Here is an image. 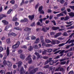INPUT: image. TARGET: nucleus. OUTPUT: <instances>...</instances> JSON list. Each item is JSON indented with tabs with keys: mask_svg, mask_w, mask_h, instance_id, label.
<instances>
[{
	"mask_svg": "<svg viewBox=\"0 0 74 74\" xmlns=\"http://www.w3.org/2000/svg\"><path fill=\"white\" fill-rule=\"evenodd\" d=\"M19 45H20V42L18 41L15 45L12 46V49H16V48H18L19 46Z\"/></svg>",
	"mask_w": 74,
	"mask_h": 74,
	"instance_id": "nucleus-1",
	"label": "nucleus"
},
{
	"mask_svg": "<svg viewBox=\"0 0 74 74\" xmlns=\"http://www.w3.org/2000/svg\"><path fill=\"white\" fill-rule=\"evenodd\" d=\"M42 9H43V6L42 5L39 7L38 9V11L39 12L40 14H44V11L42 10Z\"/></svg>",
	"mask_w": 74,
	"mask_h": 74,
	"instance_id": "nucleus-2",
	"label": "nucleus"
},
{
	"mask_svg": "<svg viewBox=\"0 0 74 74\" xmlns=\"http://www.w3.org/2000/svg\"><path fill=\"white\" fill-rule=\"evenodd\" d=\"M26 60H28V63L29 64H30L32 63V58H31V56L29 55L25 59Z\"/></svg>",
	"mask_w": 74,
	"mask_h": 74,
	"instance_id": "nucleus-3",
	"label": "nucleus"
},
{
	"mask_svg": "<svg viewBox=\"0 0 74 74\" xmlns=\"http://www.w3.org/2000/svg\"><path fill=\"white\" fill-rule=\"evenodd\" d=\"M42 45L43 47H51V45L50 44H46L45 42H42Z\"/></svg>",
	"mask_w": 74,
	"mask_h": 74,
	"instance_id": "nucleus-4",
	"label": "nucleus"
},
{
	"mask_svg": "<svg viewBox=\"0 0 74 74\" xmlns=\"http://www.w3.org/2000/svg\"><path fill=\"white\" fill-rule=\"evenodd\" d=\"M70 39L69 38L68 40L66 42V43H62L61 44H60L59 45V47H62V46H63V45H64L65 44H67V43L69 42V41H70Z\"/></svg>",
	"mask_w": 74,
	"mask_h": 74,
	"instance_id": "nucleus-5",
	"label": "nucleus"
},
{
	"mask_svg": "<svg viewBox=\"0 0 74 74\" xmlns=\"http://www.w3.org/2000/svg\"><path fill=\"white\" fill-rule=\"evenodd\" d=\"M29 19L30 21H32L33 19H34V15H29L28 16Z\"/></svg>",
	"mask_w": 74,
	"mask_h": 74,
	"instance_id": "nucleus-6",
	"label": "nucleus"
},
{
	"mask_svg": "<svg viewBox=\"0 0 74 74\" xmlns=\"http://www.w3.org/2000/svg\"><path fill=\"white\" fill-rule=\"evenodd\" d=\"M35 54L37 56L38 58H42V56L40 55H39V53L37 52H35Z\"/></svg>",
	"mask_w": 74,
	"mask_h": 74,
	"instance_id": "nucleus-7",
	"label": "nucleus"
},
{
	"mask_svg": "<svg viewBox=\"0 0 74 74\" xmlns=\"http://www.w3.org/2000/svg\"><path fill=\"white\" fill-rule=\"evenodd\" d=\"M8 37H11V36H14V37L15 36H16V34L14 33H12L10 34H8Z\"/></svg>",
	"mask_w": 74,
	"mask_h": 74,
	"instance_id": "nucleus-8",
	"label": "nucleus"
},
{
	"mask_svg": "<svg viewBox=\"0 0 74 74\" xmlns=\"http://www.w3.org/2000/svg\"><path fill=\"white\" fill-rule=\"evenodd\" d=\"M7 15L5 14H1L0 15V21L4 18V17H6Z\"/></svg>",
	"mask_w": 74,
	"mask_h": 74,
	"instance_id": "nucleus-9",
	"label": "nucleus"
},
{
	"mask_svg": "<svg viewBox=\"0 0 74 74\" xmlns=\"http://www.w3.org/2000/svg\"><path fill=\"white\" fill-rule=\"evenodd\" d=\"M28 21L27 18H25L24 19L21 20L20 21L21 22L23 23V22H27Z\"/></svg>",
	"mask_w": 74,
	"mask_h": 74,
	"instance_id": "nucleus-10",
	"label": "nucleus"
},
{
	"mask_svg": "<svg viewBox=\"0 0 74 74\" xmlns=\"http://www.w3.org/2000/svg\"><path fill=\"white\" fill-rule=\"evenodd\" d=\"M25 73L24 71V69H23V67H21V69L20 71V74H23Z\"/></svg>",
	"mask_w": 74,
	"mask_h": 74,
	"instance_id": "nucleus-11",
	"label": "nucleus"
},
{
	"mask_svg": "<svg viewBox=\"0 0 74 74\" xmlns=\"http://www.w3.org/2000/svg\"><path fill=\"white\" fill-rule=\"evenodd\" d=\"M31 29L28 27H26L25 29V31L26 32H30V33L31 32Z\"/></svg>",
	"mask_w": 74,
	"mask_h": 74,
	"instance_id": "nucleus-12",
	"label": "nucleus"
},
{
	"mask_svg": "<svg viewBox=\"0 0 74 74\" xmlns=\"http://www.w3.org/2000/svg\"><path fill=\"white\" fill-rule=\"evenodd\" d=\"M2 22L3 23L4 25H7L8 24V22L5 20H2Z\"/></svg>",
	"mask_w": 74,
	"mask_h": 74,
	"instance_id": "nucleus-13",
	"label": "nucleus"
},
{
	"mask_svg": "<svg viewBox=\"0 0 74 74\" xmlns=\"http://www.w3.org/2000/svg\"><path fill=\"white\" fill-rule=\"evenodd\" d=\"M7 56H8L10 54V47H7Z\"/></svg>",
	"mask_w": 74,
	"mask_h": 74,
	"instance_id": "nucleus-14",
	"label": "nucleus"
},
{
	"mask_svg": "<svg viewBox=\"0 0 74 74\" xmlns=\"http://www.w3.org/2000/svg\"><path fill=\"white\" fill-rule=\"evenodd\" d=\"M7 66H8L9 67H11L12 66V64L10 61H8L7 62Z\"/></svg>",
	"mask_w": 74,
	"mask_h": 74,
	"instance_id": "nucleus-15",
	"label": "nucleus"
},
{
	"mask_svg": "<svg viewBox=\"0 0 74 74\" xmlns=\"http://www.w3.org/2000/svg\"><path fill=\"white\" fill-rule=\"evenodd\" d=\"M12 27V25H7L5 27V30H7L9 27Z\"/></svg>",
	"mask_w": 74,
	"mask_h": 74,
	"instance_id": "nucleus-16",
	"label": "nucleus"
},
{
	"mask_svg": "<svg viewBox=\"0 0 74 74\" xmlns=\"http://www.w3.org/2000/svg\"><path fill=\"white\" fill-rule=\"evenodd\" d=\"M18 68H19L20 67H21V65L22 64V62L21 61H19L18 62Z\"/></svg>",
	"mask_w": 74,
	"mask_h": 74,
	"instance_id": "nucleus-17",
	"label": "nucleus"
},
{
	"mask_svg": "<svg viewBox=\"0 0 74 74\" xmlns=\"http://www.w3.org/2000/svg\"><path fill=\"white\" fill-rule=\"evenodd\" d=\"M59 29V27H55L54 26L53 27H52V29L53 30H58Z\"/></svg>",
	"mask_w": 74,
	"mask_h": 74,
	"instance_id": "nucleus-18",
	"label": "nucleus"
},
{
	"mask_svg": "<svg viewBox=\"0 0 74 74\" xmlns=\"http://www.w3.org/2000/svg\"><path fill=\"white\" fill-rule=\"evenodd\" d=\"M70 16H71L72 17H74V13L73 12H71L69 13Z\"/></svg>",
	"mask_w": 74,
	"mask_h": 74,
	"instance_id": "nucleus-19",
	"label": "nucleus"
},
{
	"mask_svg": "<svg viewBox=\"0 0 74 74\" xmlns=\"http://www.w3.org/2000/svg\"><path fill=\"white\" fill-rule=\"evenodd\" d=\"M20 58L22 59L23 60L24 59H25V56L23 54H21L20 56Z\"/></svg>",
	"mask_w": 74,
	"mask_h": 74,
	"instance_id": "nucleus-20",
	"label": "nucleus"
},
{
	"mask_svg": "<svg viewBox=\"0 0 74 74\" xmlns=\"http://www.w3.org/2000/svg\"><path fill=\"white\" fill-rule=\"evenodd\" d=\"M64 14L62 13H60L59 14L57 15V17H60V16H63Z\"/></svg>",
	"mask_w": 74,
	"mask_h": 74,
	"instance_id": "nucleus-21",
	"label": "nucleus"
},
{
	"mask_svg": "<svg viewBox=\"0 0 74 74\" xmlns=\"http://www.w3.org/2000/svg\"><path fill=\"white\" fill-rule=\"evenodd\" d=\"M46 19H47V18H44L43 19H40L39 20V21L40 22V23H42V21H43V20H44V21H45V20Z\"/></svg>",
	"mask_w": 74,
	"mask_h": 74,
	"instance_id": "nucleus-22",
	"label": "nucleus"
},
{
	"mask_svg": "<svg viewBox=\"0 0 74 74\" xmlns=\"http://www.w3.org/2000/svg\"><path fill=\"white\" fill-rule=\"evenodd\" d=\"M13 11V10L10 9L7 12V14H11V11Z\"/></svg>",
	"mask_w": 74,
	"mask_h": 74,
	"instance_id": "nucleus-23",
	"label": "nucleus"
},
{
	"mask_svg": "<svg viewBox=\"0 0 74 74\" xmlns=\"http://www.w3.org/2000/svg\"><path fill=\"white\" fill-rule=\"evenodd\" d=\"M72 55L73 54H72V53H71V52H70L67 54V57H70L71 56V55Z\"/></svg>",
	"mask_w": 74,
	"mask_h": 74,
	"instance_id": "nucleus-24",
	"label": "nucleus"
},
{
	"mask_svg": "<svg viewBox=\"0 0 74 74\" xmlns=\"http://www.w3.org/2000/svg\"><path fill=\"white\" fill-rule=\"evenodd\" d=\"M58 62V60H56L54 62L53 61L52 63L51 64V63H50V65H53V63H57V62Z\"/></svg>",
	"mask_w": 74,
	"mask_h": 74,
	"instance_id": "nucleus-25",
	"label": "nucleus"
},
{
	"mask_svg": "<svg viewBox=\"0 0 74 74\" xmlns=\"http://www.w3.org/2000/svg\"><path fill=\"white\" fill-rule=\"evenodd\" d=\"M40 42V39L39 38H37L36 39V41L35 42V44H37V43H38Z\"/></svg>",
	"mask_w": 74,
	"mask_h": 74,
	"instance_id": "nucleus-26",
	"label": "nucleus"
},
{
	"mask_svg": "<svg viewBox=\"0 0 74 74\" xmlns=\"http://www.w3.org/2000/svg\"><path fill=\"white\" fill-rule=\"evenodd\" d=\"M45 41L46 43H50V42H51V41L48 39H46L45 40Z\"/></svg>",
	"mask_w": 74,
	"mask_h": 74,
	"instance_id": "nucleus-27",
	"label": "nucleus"
},
{
	"mask_svg": "<svg viewBox=\"0 0 74 74\" xmlns=\"http://www.w3.org/2000/svg\"><path fill=\"white\" fill-rule=\"evenodd\" d=\"M40 40L41 42H43L44 40V38H43V36H42L40 37Z\"/></svg>",
	"mask_w": 74,
	"mask_h": 74,
	"instance_id": "nucleus-28",
	"label": "nucleus"
},
{
	"mask_svg": "<svg viewBox=\"0 0 74 74\" xmlns=\"http://www.w3.org/2000/svg\"><path fill=\"white\" fill-rule=\"evenodd\" d=\"M38 69L37 68H36L35 69H34L32 70L33 71H34V73H36V72H37V71Z\"/></svg>",
	"mask_w": 74,
	"mask_h": 74,
	"instance_id": "nucleus-29",
	"label": "nucleus"
},
{
	"mask_svg": "<svg viewBox=\"0 0 74 74\" xmlns=\"http://www.w3.org/2000/svg\"><path fill=\"white\" fill-rule=\"evenodd\" d=\"M18 20V18H16L15 17H14L12 19L13 21H16Z\"/></svg>",
	"mask_w": 74,
	"mask_h": 74,
	"instance_id": "nucleus-30",
	"label": "nucleus"
},
{
	"mask_svg": "<svg viewBox=\"0 0 74 74\" xmlns=\"http://www.w3.org/2000/svg\"><path fill=\"white\" fill-rule=\"evenodd\" d=\"M51 44L52 45H55L56 44V40H52L51 42Z\"/></svg>",
	"mask_w": 74,
	"mask_h": 74,
	"instance_id": "nucleus-31",
	"label": "nucleus"
},
{
	"mask_svg": "<svg viewBox=\"0 0 74 74\" xmlns=\"http://www.w3.org/2000/svg\"><path fill=\"white\" fill-rule=\"evenodd\" d=\"M37 26H42L43 25L42 24H41L40 23V22H38L37 23Z\"/></svg>",
	"mask_w": 74,
	"mask_h": 74,
	"instance_id": "nucleus-32",
	"label": "nucleus"
},
{
	"mask_svg": "<svg viewBox=\"0 0 74 74\" xmlns=\"http://www.w3.org/2000/svg\"><path fill=\"white\" fill-rule=\"evenodd\" d=\"M6 42L7 44H10V43L11 42V41H10V39H8L6 40Z\"/></svg>",
	"mask_w": 74,
	"mask_h": 74,
	"instance_id": "nucleus-33",
	"label": "nucleus"
},
{
	"mask_svg": "<svg viewBox=\"0 0 74 74\" xmlns=\"http://www.w3.org/2000/svg\"><path fill=\"white\" fill-rule=\"evenodd\" d=\"M33 47L30 46V47L28 49V50L29 51H32V50H33Z\"/></svg>",
	"mask_w": 74,
	"mask_h": 74,
	"instance_id": "nucleus-34",
	"label": "nucleus"
},
{
	"mask_svg": "<svg viewBox=\"0 0 74 74\" xmlns=\"http://www.w3.org/2000/svg\"><path fill=\"white\" fill-rule=\"evenodd\" d=\"M4 50V48L2 47L1 46H0V52L3 51Z\"/></svg>",
	"mask_w": 74,
	"mask_h": 74,
	"instance_id": "nucleus-35",
	"label": "nucleus"
},
{
	"mask_svg": "<svg viewBox=\"0 0 74 74\" xmlns=\"http://www.w3.org/2000/svg\"><path fill=\"white\" fill-rule=\"evenodd\" d=\"M51 22H52V23H53L54 25V26H56V22L55 20H53V21H51Z\"/></svg>",
	"mask_w": 74,
	"mask_h": 74,
	"instance_id": "nucleus-36",
	"label": "nucleus"
},
{
	"mask_svg": "<svg viewBox=\"0 0 74 74\" xmlns=\"http://www.w3.org/2000/svg\"><path fill=\"white\" fill-rule=\"evenodd\" d=\"M34 74V72L33 71V70L29 72L28 74Z\"/></svg>",
	"mask_w": 74,
	"mask_h": 74,
	"instance_id": "nucleus-37",
	"label": "nucleus"
},
{
	"mask_svg": "<svg viewBox=\"0 0 74 74\" xmlns=\"http://www.w3.org/2000/svg\"><path fill=\"white\" fill-rule=\"evenodd\" d=\"M3 63V64H4L5 66L6 64H7V61H5V60H4Z\"/></svg>",
	"mask_w": 74,
	"mask_h": 74,
	"instance_id": "nucleus-38",
	"label": "nucleus"
},
{
	"mask_svg": "<svg viewBox=\"0 0 74 74\" xmlns=\"http://www.w3.org/2000/svg\"><path fill=\"white\" fill-rule=\"evenodd\" d=\"M10 3L12 4H14L15 3V1L14 0H12L10 1Z\"/></svg>",
	"mask_w": 74,
	"mask_h": 74,
	"instance_id": "nucleus-39",
	"label": "nucleus"
},
{
	"mask_svg": "<svg viewBox=\"0 0 74 74\" xmlns=\"http://www.w3.org/2000/svg\"><path fill=\"white\" fill-rule=\"evenodd\" d=\"M0 73H1V74H5V72L3 70H1L0 71Z\"/></svg>",
	"mask_w": 74,
	"mask_h": 74,
	"instance_id": "nucleus-40",
	"label": "nucleus"
},
{
	"mask_svg": "<svg viewBox=\"0 0 74 74\" xmlns=\"http://www.w3.org/2000/svg\"><path fill=\"white\" fill-rule=\"evenodd\" d=\"M49 65H45V66H44V69H48V68H49Z\"/></svg>",
	"mask_w": 74,
	"mask_h": 74,
	"instance_id": "nucleus-41",
	"label": "nucleus"
},
{
	"mask_svg": "<svg viewBox=\"0 0 74 74\" xmlns=\"http://www.w3.org/2000/svg\"><path fill=\"white\" fill-rule=\"evenodd\" d=\"M38 6H39V3H38L35 6V9H36L37 8Z\"/></svg>",
	"mask_w": 74,
	"mask_h": 74,
	"instance_id": "nucleus-42",
	"label": "nucleus"
},
{
	"mask_svg": "<svg viewBox=\"0 0 74 74\" xmlns=\"http://www.w3.org/2000/svg\"><path fill=\"white\" fill-rule=\"evenodd\" d=\"M74 42V40H71L70 41H69L68 43L69 44H70V43H71V42Z\"/></svg>",
	"mask_w": 74,
	"mask_h": 74,
	"instance_id": "nucleus-43",
	"label": "nucleus"
},
{
	"mask_svg": "<svg viewBox=\"0 0 74 74\" xmlns=\"http://www.w3.org/2000/svg\"><path fill=\"white\" fill-rule=\"evenodd\" d=\"M66 61H63L62 62L60 63V64H62V65L63 64H66Z\"/></svg>",
	"mask_w": 74,
	"mask_h": 74,
	"instance_id": "nucleus-44",
	"label": "nucleus"
},
{
	"mask_svg": "<svg viewBox=\"0 0 74 74\" xmlns=\"http://www.w3.org/2000/svg\"><path fill=\"white\" fill-rule=\"evenodd\" d=\"M34 66L30 67L29 68V71H30V70H31L32 69H34Z\"/></svg>",
	"mask_w": 74,
	"mask_h": 74,
	"instance_id": "nucleus-45",
	"label": "nucleus"
},
{
	"mask_svg": "<svg viewBox=\"0 0 74 74\" xmlns=\"http://www.w3.org/2000/svg\"><path fill=\"white\" fill-rule=\"evenodd\" d=\"M74 74V72L73 70L70 71L68 74Z\"/></svg>",
	"mask_w": 74,
	"mask_h": 74,
	"instance_id": "nucleus-46",
	"label": "nucleus"
},
{
	"mask_svg": "<svg viewBox=\"0 0 74 74\" xmlns=\"http://www.w3.org/2000/svg\"><path fill=\"white\" fill-rule=\"evenodd\" d=\"M64 51H65V50H63L61 51H60L59 54H63L64 52Z\"/></svg>",
	"mask_w": 74,
	"mask_h": 74,
	"instance_id": "nucleus-47",
	"label": "nucleus"
},
{
	"mask_svg": "<svg viewBox=\"0 0 74 74\" xmlns=\"http://www.w3.org/2000/svg\"><path fill=\"white\" fill-rule=\"evenodd\" d=\"M31 38L32 40H35L36 38V37L33 36H31Z\"/></svg>",
	"mask_w": 74,
	"mask_h": 74,
	"instance_id": "nucleus-48",
	"label": "nucleus"
},
{
	"mask_svg": "<svg viewBox=\"0 0 74 74\" xmlns=\"http://www.w3.org/2000/svg\"><path fill=\"white\" fill-rule=\"evenodd\" d=\"M69 7L74 10V6H69Z\"/></svg>",
	"mask_w": 74,
	"mask_h": 74,
	"instance_id": "nucleus-49",
	"label": "nucleus"
},
{
	"mask_svg": "<svg viewBox=\"0 0 74 74\" xmlns=\"http://www.w3.org/2000/svg\"><path fill=\"white\" fill-rule=\"evenodd\" d=\"M42 31H43V32H47V31L46 30V29H45V28H42Z\"/></svg>",
	"mask_w": 74,
	"mask_h": 74,
	"instance_id": "nucleus-50",
	"label": "nucleus"
},
{
	"mask_svg": "<svg viewBox=\"0 0 74 74\" xmlns=\"http://www.w3.org/2000/svg\"><path fill=\"white\" fill-rule=\"evenodd\" d=\"M48 58V57L47 56H44L43 57V58L44 59H47Z\"/></svg>",
	"mask_w": 74,
	"mask_h": 74,
	"instance_id": "nucleus-51",
	"label": "nucleus"
},
{
	"mask_svg": "<svg viewBox=\"0 0 74 74\" xmlns=\"http://www.w3.org/2000/svg\"><path fill=\"white\" fill-rule=\"evenodd\" d=\"M55 34V33L54 32H52L50 33V35L51 36H52L54 35Z\"/></svg>",
	"mask_w": 74,
	"mask_h": 74,
	"instance_id": "nucleus-52",
	"label": "nucleus"
},
{
	"mask_svg": "<svg viewBox=\"0 0 74 74\" xmlns=\"http://www.w3.org/2000/svg\"><path fill=\"white\" fill-rule=\"evenodd\" d=\"M74 35V33H72L71 35H70L69 37V38H71V37H73V36Z\"/></svg>",
	"mask_w": 74,
	"mask_h": 74,
	"instance_id": "nucleus-53",
	"label": "nucleus"
},
{
	"mask_svg": "<svg viewBox=\"0 0 74 74\" xmlns=\"http://www.w3.org/2000/svg\"><path fill=\"white\" fill-rule=\"evenodd\" d=\"M46 52H47V51L46 50L44 51H43L42 52V55H45L46 54Z\"/></svg>",
	"mask_w": 74,
	"mask_h": 74,
	"instance_id": "nucleus-54",
	"label": "nucleus"
},
{
	"mask_svg": "<svg viewBox=\"0 0 74 74\" xmlns=\"http://www.w3.org/2000/svg\"><path fill=\"white\" fill-rule=\"evenodd\" d=\"M31 26H35V22H34L32 24H31Z\"/></svg>",
	"mask_w": 74,
	"mask_h": 74,
	"instance_id": "nucleus-55",
	"label": "nucleus"
},
{
	"mask_svg": "<svg viewBox=\"0 0 74 74\" xmlns=\"http://www.w3.org/2000/svg\"><path fill=\"white\" fill-rule=\"evenodd\" d=\"M62 13L64 14L65 15H67V11H66V10H65L64 11L62 12Z\"/></svg>",
	"mask_w": 74,
	"mask_h": 74,
	"instance_id": "nucleus-56",
	"label": "nucleus"
},
{
	"mask_svg": "<svg viewBox=\"0 0 74 74\" xmlns=\"http://www.w3.org/2000/svg\"><path fill=\"white\" fill-rule=\"evenodd\" d=\"M48 63H49V62H48V60H47L44 63L45 65H46V64H48Z\"/></svg>",
	"mask_w": 74,
	"mask_h": 74,
	"instance_id": "nucleus-57",
	"label": "nucleus"
},
{
	"mask_svg": "<svg viewBox=\"0 0 74 74\" xmlns=\"http://www.w3.org/2000/svg\"><path fill=\"white\" fill-rule=\"evenodd\" d=\"M52 51V49H48V52L49 53H50V52H51Z\"/></svg>",
	"mask_w": 74,
	"mask_h": 74,
	"instance_id": "nucleus-58",
	"label": "nucleus"
},
{
	"mask_svg": "<svg viewBox=\"0 0 74 74\" xmlns=\"http://www.w3.org/2000/svg\"><path fill=\"white\" fill-rule=\"evenodd\" d=\"M23 4H24V1L23 0H22V2L21 3L20 5H23Z\"/></svg>",
	"mask_w": 74,
	"mask_h": 74,
	"instance_id": "nucleus-59",
	"label": "nucleus"
},
{
	"mask_svg": "<svg viewBox=\"0 0 74 74\" xmlns=\"http://www.w3.org/2000/svg\"><path fill=\"white\" fill-rule=\"evenodd\" d=\"M34 48L35 49H37V48H38V46H37V45H35V46L34 47Z\"/></svg>",
	"mask_w": 74,
	"mask_h": 74,
	"instance_id": "nucleus-60",
	"label": "nucleus"
},
{
	"mask_svg": "<svg viewBox=\"0 0 74 74\" xmlns=\"http://www.w3.org/2000/svg\"><path fill=\"white\" fill-rule=\"evenodd\" d=\"M60 3L61 4H63L64 2V0H60Z\"/></svg>",
	"mask_w": 74,
	"mask_h": 74,
	"instance_id": "nucleus-61",
	"label": "nucleus"
},
{
	"mask_svg": "<svg viewBox=\"0 0 74 74\" xmlns=\"http://www.w3.org/2000/svg\"><path fill=\"white\" fill-rule=\"evenodd\" d=\"M56 34L59 37V36H60L61 34H62V33L61 32H60Z\"/></svg>",
	"mask_w": 74,
	"mask_h": 74,
	"instance_id": "nucleus-62",
	"label": "nucleus"
},
{
	"mask_svg": "<svg viewBox=\"0 0 74 74\" xmlns=\"http://www.w3.org/2000/svg\"><path fill=\"white\" fill-rule=\"evenodd\" d=\"M49 22V20H46L45 22L46 24H48Z\"/></svg>",
	"mask_w": 74,
	"mask_h": 74,
	"instance_id": "nucleus-63",
	"label": "nucleus"
},
{
	"mask_svg": "<svg viewBox=\"0 0 74 74\" xmlns=\"http://www.w3.org/2000/svg\"><path fill=\"white\" fill-rule=\"evenodd\" d=\"M19 25V24L17 22H16L15 23V26H17L18 25Z\"/></svg>",
	"mask_w": 74,
	"mask_h": 74,
	"instance_id": "nucleus-64",
	"label": "nucleus"
}]
</instances>
